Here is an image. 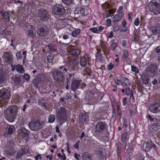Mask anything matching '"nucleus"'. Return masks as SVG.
Returning <instances> with one entry per match:
<instances>
[{
    "label": "nucleus",
    "mask_w": 160,
    "mask_h": 160,
    "mask_svg": "<svg viewBox=\"0 0 160 160\" xmlns=\"http://www.w3.org/2000/svg\"><path fill=\"white\" fill-rule=\"evenodd\" d=\"M58 120L61 124H62L67 119V112L66 109L63 107H60L57 111Z\"/></svg>",
    "instance_id": "nucleus-4"
},
{
    "label": "nucleus",
    "mask_w": 160,
    "mask_h": 160,
    "mask_svg": "<svg viewBox=\"0 0 160 160\" xmlns=\"http://www.w3.org/2000/svg\"><path fill=\"white\" fill-rule=\"evenodd\" d=\"M97 29L98 32H99V33L104 29V28L102 26H100L98 27Z\"/></svg>",
    "instance_id": "nucleus-57"
},
{
    "label": "nucleus",
    "mask_w": 160,
    "mask_h": 160,
    "mask_svg": "<svg viewBox=\"0 0 160 160\" xmlns=\"http://www.w3.org/2000/svg\"><path fill=\"white\" fill-rule=\"evenodd\" d=\"M11 78L13 79L14 84L15 86H18L20 84L21 78L20 77L15 76L12 77Z\"/></svg>",
    "instance_id": "nucleus-22"
},
{
    "label": "nucleus",
    "mask_w": 160,
    "mask_h": 160,
    "mask_svg": "<svg viewBox=\"0 0 160 160\" xmlns=\"http://www.w3.org/2000/svg\"><path fill=\"white\" fill-rule=\"evenodd\" d=\"M122 24V31L126 32L127 31V27L126 26L127 22L125 19H123Z\"/></svg>",
    "instance_id": "nucleus-38"
},
{
    "label": "nucleus",
    "mask_w": 160,
    "mask_h": 160,
    "mask_svg": "<svg viewBox=\"0 0 160 160\" xmlns=\"http://www.w3.org/2000/svg\"><path fill=\"white\" fill-rule=\"evenodd\" d=\"M11 14L8 12H5L3 14V18L7 22H8L10 20Z\"/></svg>",
    "instance_id": "nucleus-31"
},
{
    "label": "nucleus",
    "mask_w": 160,
    "mask_h": 160,
    "mask_svg": "<svg viewBox=\"0 0 160 160\" xmlns=\"http://www.w3.org/2000/svg\"><path fill=\"white\" fill-rule=\"evenodd\" d=\"M96 153L100 158L102 156V148H97L96 150Z\"/></svg>",
    "instance_id": "nucleus-41"
},
{
    "label": "nucleus",
    "mask_w": 160,
    "mask_h": 160,
    "mask_svg": "<svg viewBox=\"0 0 160 160\" xmlns=\"http://www.w3.org/2000/svg\"><path fill=\"white\" fill-rule=\"evenodd\" d=\"M114 65L112 62H110L107 66V69L108 71H111L114 68Z\"/></svg>",
    "instance_id": "nucleus-48"
},
{
    "label": "nucleus",
    "mask_w": 160,
    "mask_h": 160,
    "mask_svg": "<svg viewBox=\"0 0 160 160\" xmlns=\"http://www.w3.org/2000/svg\"><path fill=\"white\" fill-rule=\"evenodd\" d=\"M20 130L23 139L27 141V140L28 139L29 137V131L24 128H22Z\"/></svg>",
    "instance_id": "nucleus-15"
},
{
    "label": "nucleus",
    "mask_w": 160,
    "mask_h": 160,
    "mask_svg": "<svg viewBox=\"0 0 160 160\" xmlns=\"http://www.w3.org/2000/svg\"><path fill=\"white\" fill-rule=\"evenodd\" d=\"M55 120V117L54 115H50L48 117V122L50 123H53Z\"/></svg>",
    "instance_id": "nucleus-42"
},
{
    "label": "nucleus",
    "mask_w": 160,
    "mask_h": 160,
    "mask_svg": "<svg viewBox=\"0 0 160 160\" xmlns=\"http://www.w3.org/2000/svg\"><path fill=\"white\" fill-rule=\"evenodd\" d=\"M48 33V32L44 27H40L37 30V33L39 36L44 37L46 36Z\"/></svg>",
    "instance_id": "nucleus-14"
},
{
    "label": "nucleus",
    "mask_w": 160,
    "mask_h": 160,
    "mask_svg": "<svg viewBox=\"0 0 160 160\" xmlns=\"http://www.w3.org/2000/svg\"><path fill=\"white\" fill-rule=\"evenodd\" d=\"M16 68L17 71L18 72L21 74L24 73L25 71L22 65L18 64L16 65Z\"/></svg>",
    "instance_id": "nucleus-26"
},
{
    "label": "nucleus",
    "mask_w": 160,
    "mask_h": 160,
    "mask_svg": "<svg viewBox=\"0 0 160 160\" xmlns=\"http://www.w3.org/2000/svg\"><path fill=\"white\" fill-rule=\"evenodd\" d=\"M23 77L24 80H25L27 81L29 80L30 79V76L28 74H24Z\"/></svg>",
    "instance_id": "nucleus-55"
},
{
    "label": "nucleus",
    "mask_w": 160,
    "mask_h": 160,
    "mask_svg": "<svg viewBox=\"0 0 160 160\" xmlns=\"http://www.w3.org/2000/svg\"><path fill=\"white\" fill-rule=\"evenodd\" d=\"M81 32L79 29H75L73 30L72 32V35L74 37H76Z\"/></svg>",
    "instance_id": "nucleus-37"
},
{
    "label": "nucleus",
    "mask_w": 160,
    "mask_h": 160,
    "mask_svg": "<svg viewBox=\"0 0 160 160\" xmlns=\"http://www.w3.org/2000/svg\"><path fill=\"white\" fill-rule=\"evenodd\" d=\"M131 70L132 72H134L137 73H138L139 72L138 68L133 65L131 66Z\"/></svg>",
    "instance_id": "nucleus-46"
},
{
    "label": "nucleus",
    "mask_w": 160,
    "mask_h": 160,
    "mask_svg": "<svg viewBox=\"0 0 160 160\" xmlns=\"http://www.w3.org/2000/svg\"><path fill=\"white\" fill-rule=\"evenodd\" d=\"M3 60L6 63L9 64L11 62L9 53L8 52H5L4 54Z\"/></svg>",
    "instance_id": "nucleus-19"
},
{
    "label": "nucleus",
    "mask_w": 160,
    "mask_h": 160,
    "mask_svg": "<svg viewBox=\"0 0 160 160\" xmlns=\"http://www.w3.org/2000/svg\"><path fill=\"white\" fill-rule=\"evenodd\" d=\"M18 109V107L15 105L11 106L8 108L4 112L6 119L10 122L13 121L17 113Z\"/></svg>",
    "instance_id": "nucleus-1"
},
{
    "label": "nucleus",
    "mask_w": 160,
    "mask_h": 160,
    "mask_svg": "<svg viewBox=\"0 0 160 160\" xmlns=\"http://www.w3.org/2000/svg\"><path fill=\"white\" fill-rule=\"evenodd\" d=\"M28 36L30 38H33L34 37L33 28L32 27L31 29L28 30Z\"/></svg>",
    "instance_id": "nucleus-44"
},
{
    "label": "nucleus",
    "mask_w": 160,
    "mask_h": 160,
    "mask_svg": "<svg viewBox=\"0 0 160 160\" xmlns=\"http://www.w3.org/2000/svg\"><path fill=\"white\" fill-rule=\"evenodd\" d=\"M143 148L147 152L149 151L152 148L151 144L148 142H145L143 145Z\"/></svg>",
    "instance_id": "nucleus-25"
},
{
    "label": "nucleus",
    "mask_w": 160,
    "mask_h": 160,
    "mask_svg": "<svg viewBox=\"0 0 160 160\" xmlns=\"http://www.w3.org/2000/svg\"><path fill=\"white\" fill-rule=\"evenodd\" d=\"M129 53L127 50H123L122 51V58L125 61L128 60Z\"/></svg>",
    "instance_id": "nucleus-29"
},
{
    "label": "nucleus",
    "mask_w": 160,
    "mask_h": 160,
    "mask_svg": "<svg viewBox=\"0 0 160 160\" xmlns=\"http://www.w3.org/2000/svg\"><path fill=\"white\" fill-rule=\"evenodd\" d=\"M5 79V74L2 70H0V84L3 82Z\"/></svg>",
    "instance_id": "nucleus-36"
},
{
    "label": "nucleus",
    "mask_w": 160,
    "mask_h": 160,
    "mask_svg": "<svg viewBox=\"0 0 160 160\" xmlns=\"http://www.w3.org/2000/svg\"><path fill=\"white\" fill-rule=\"evenodd\" d=\"M67 71V69L62 66L60 67L55 71L53 78L57 81L62 82L65 79L64 73Z\"/></svg>",
    "instance_id": "nucleus-2"
},
{
    "label": "nucleus",
    "mask_w": 160,
    "mask_h": 160,
    "mask_svg": "<svg viewBox=\"0 0 160 160\" xmlns=\"http://www.w3.org/2000/svg\"><path fill=\"white\" fill-rule=\"evenodd\" d=\"M112 28V30L114 32H116L119 30V27L117 24L115 23L113 25Z\"/></svg>",
    "instance_id": "nucleus-45"
},
{
    "label": "nucleus",
    "mask_w": 160,
    "mask_h": 160,
    "mask_svg": "<svg viewBox=\"0 0 160 160\" xmlns=\"http://www.w3.org/2000/svg\"><path fill=\"white\" fill-rule=\"evenodd\" d=\"M145 21V19L144 17H141L140 18V23L141 24H144V22Z\"/></svg>",
    "instance_id": "nucleus-63"
},
{
    "label": "nucleus",
    "mask_w": 160,
    "mask_h": 160,
    "mask_svg": "<svg viewBox=\"0 0 160 160\" xmlns=\"http://www.w3.org/2000/svg\"><path fill=\"white\" fill-rule=\"evenodd\" d=\"M38 16L39 19L43 22H47L50 17L48 11L45 9L41 8L38 11Z\"/></svg>",
    "instance_id": "nucleus-6"
},
{
    "label": "nucleus",
    "mask_w": 160,
    "mask_h": 160,
    "mask_svg": "<svg viewBox=\"0 0 160 160\" xmlns=\"http://www.w3.org/2000/svg\"><path fill=\"white\" fill-rule=\"evenodd\" d=\"M141 78L142 82L143 84L145 85L148 84L149 78L147 74L146 73H142L141 76Z\"/></svg>",
    "instance_id": "nucleus-18"
},
{
    "label": "nucleus",
    "mask_w": 160,
    "mask_h": 160,
    "mask_svg": "<svg viewBox=\"0 0 160 160\" xmlns=\"http://www.w3.org/2000/svg\"><path fill=\"white\" fill-rule=\"evenodd\" d=\"M1 33L3 35L8 36V35H10L11 32L7 30V29L5 28L3 31L1 32Z\"/></svg>",
    "instance_id": "nucleus-40"
},
{
    "label": "nucleus",
    "mask_w": 160,
    "mask_h": 160,
    "mask_svg": "<svg viewBox=\"0 0 160 160\" xmlns=\"http://www.w3.org/2000/svg\"><path fill=\"white\" fill-rule=\"evenodd\" d=\"M106 22L107 24V26L108 27H110L112 25L111 20L110 19L108 18L106 19Z\"/></svg>",
    "instance_id": "nucleus-54"
},
{
    "label": "nucleus",
    "mask_w": 160,
    "mask_h": 160,
    "mask_svg": "<svg viewBox=\"0 0 160 160\" xmlns=\"http://www.w3.org/2000/svg\"><path fill=\"white\" fill-rule=\"evenodd\" d=\"M62 1L65 4L68 5L72 2L73 0H62Z\"/></svg>",
    "instance_id": "nucleus-53"
},
{
    "label": "nucleus",
    "mask_w": 160,
    "mask_h": 160,
    "mask_svg": "<svg viewBox=\"0 0 160 160\" xmlns=\"http://www.w3.org/2000/svg\"><path fill=\"white\" fill-rule=\"evenodd\" d=\"M29 148L27 147L22 148L19 151L16 156V158L17 159H19L25 154L27 153L28 152Z\"/></svg>",
    "instance_id": "nucleus-12"
},
{
    "label": "nucleus",
    "mask_w": 160,
    "mask_h": 160,
    "mask_svg": "<svg viewBox=\"0 0 160 160\" xmlns=\"http://www.w3.org/2000/svg\"><path fill=\"white\" fill-rule=\"evenodd\" d=\"M111 7V5L108 2H105L104 4V8L105 10L109 9Z\"/></svg>",
    "instance_id": "nucleus-47"
},
{
    "label": "nucleus",
    "mask_w": 160,
    "mask_h": 160,
    "mask_svg": "<svg viewBox=\"0 0 160 160\" xmlns=\"http://www.w3.org/2000/svg\"><path fill=\"white\" fill-rule=\"evenodd\" d=\"M80 53V50L78 49H73L69 52V53L70 54L74 56H77L79 55Z\"/></svg>",
    "instance_id": "nucleus-28"
},
{
    "label": "nucleus",
    "mask_w": 160,
    "mask_h": 160,
    "mask_svg": "<svg viewBox=\"0 0 160 160\" xmlns=\"http://www.w3.org/2000/svg\"><path fill=\"white\" fill-rule=\"evenodd\" d=\"M140 23V19L138 17H137L134 20V24L135 26H138Z\"/></svg>",
    "instance_id": "nucleus-50"
},
{
    "label": "nucleus",
    "mask_w": 160,
    "mask_h": 160,
    "mask_svg": "<svg viewBox=\"0 0 160 160\" xmlns=\"http://www.w3.org/2000/svg\"><path fill=\"white\" fill-rule=\"evenodd\" d=\"M47 60L48 62H51L52 61V58L51 56H49L48 55L47 57Z\"/></svg>",
    "instance_id": "nucleus-61"
},
{
    "label": "nucleus",
    "mask_w": 160,
    "mask_h": 160,
    "mask_svg": "<svg viewBox=\"0 0 160 160\" xmlns=\"http://www.w3.org/2000/svg\"><path fill=\"white\" fill-rule=\"evenodd\" d=\"M130 113V116L132 117L135 115V112L133 110H130L129 111Z\"/></svg>",
    "instance_id": "nucleus-62"
},
{
    "label": "nucleus",
    "mask_w": 160,
    "mask_h": 160,
    "mask_svg": "<svg viewBox=\"0 0 160 160\" xmlns=\"http://www.w3.org/2000/svg\"><path fill=\"white\" fill-rule=\"evenodd\" d=\"M152 33L153 35H156L158 33V31L157 28L153 29L152 31Z\"/></svg>",
    "instance_id": "nucleus-58"
},
{
    "label": "nucleus",
    "mask_w": 160,
    "mask_h": 160,
    "mask_svg": "<svg viewBox=\"0 0 160 160\" xmlns=\"http://www.w3.org/2000/svg\"><path fill=\"white\" fill-rule=\"evenodd\" d=\"M156 52L158 53H159L160 54V46H158L156 49Z\"/></svg>",
    "instance_id": "nucleus-64"
},
{
    "label": "nucleus",
    "mask_w": 160,
    "mask_h": 160,
    "mask_svg": "<svg viewBox=\"0 0 160 160\" xmlns=\"http://www.w3.org/2000/svg\"><path fill=\"white\" fill-rule=\"evenodd\" d=\"M149 110L154 113L160 112V103L157 102L152 103L149 107Z\"/></svg>",
    "instance_id": "nucleus-10"
},
{
    "label": "nucleus",
    "mask_w": 160,
    "mask_h": 160,
    "mask_svg": "<svg viewBox=\"0 0 160 160\" xmlns=\"http://www.w3.org/2000/svg\"><path fill=\"white\" fill-rule=\"evenodd\" d=\"M42 82V80H41L39 78H36L33 80V83L35 87L36 88H39Z\"/></svg>",
    "instance_id": "nucleus-27"
},
{
    "label": "nucleus",
    "mask_w": 160,
    "mask_h": 160,
    "mask_svg": "<svg viewBox=\"0 0 160 160\" xmlns=\"http://www.w3.org/2000/svg\"><path fill=\"white\" fill-rule=\"evenodd\" d=\"M158 65L156 63H152L151 64L150 67V72L154 75L157 74L158 73Z\"/></svg>",
    "instance_id": "nucleus-13"
},
{
    "label": "nucleus",
    "mask_w": 160,
    "mask_h": 160,
    "mask_svg": "<svg viewBox=\"0 0 160 160\" xmlns=\"http://www.w3.org/2000/svg\"><path fill=\"white\" fill-rule=\"evenodd\" d=\"M117 151V155L119 158H121L122 144L120 142H118L116 145Z\"/></svg>",
    "instance_id": "nucleus-23"
},
{
    "label": "nucleus",
    "mask_w": 160,
    "mask_h": 160,
    "mask_svg": "<svg viewBox=\"0 0 160 160\" xmlns=\"http://www.w3.org/2000/svg\"><path fill=\"white\" fill-rule=\"evenodd\" d=\"M124 17V14L120 12L118 14L115 15L112 18L113 22H117L120 21Z\"/></svg>",
    "instance_id": "nucleus-17"
},
{
    "label": "nucleus",
    "mask_w": 160,
    "mask_h": 160,
    "mask_svg": "<svg viewBox=\"0 0 160 160\" xmlns=\"http://www.w3.org/2000/svg\"><path fill=\"white\" fill-rule=\"evenodd\" d=\"M6 130H7L8 134L10 135L12 134L15 130L14 127L13 126L11 125L7 128Z\"/></svg>",
    "instance_id": "nucleus-32"
},
{
    "label": "nucleus",
    "mask_w": 160,
    "mask_h": 160,
    "mask_svg": "<svg viewBox=\"0 0 160 160\" xmlns=\"http://www.w3.org/2000/svg\"><path fill=\"white\" fill-rule=\"evenodd\" d=\"M116 41V39H112L110 41V48L113 51H114L118 46V44Z\"/></svg>",
    "instance_id": "nucleus-20"
},
{
    "label": "nucleus",
    "mask_w": 160,
    "mask_h": 160,
    "mask_svg": "<svg viewBox=\"0 0 160 160\" xmlns=\"http://www.w3.org/2000/svg\"><path fill=\"white\" fill-rule=\"evenodd\" d=\"M131 92H132L129 88L127 87L125 88V93L127 96L129 95L131 93Z\"/></svg>",
    "instance_id": "nucleus-49"
},
{
    "label": "nucleus",
    "mask_w": 160,
    "mask_h": 160,
    "mask_svg": "<svg viewBox=\"0 0 160 160\" xmlns=\"http://www.w3.org/2000/svg\"><path fill=\"white\" fill-rule=\"evenodd\" d=\"M35 158L36 160H38L39 159H41L42 157L41 154H38L35 156Z\"/></svg>",
    "instance_id": "nucleus-59"
},
{
    "label": "nucleus",
    "mask_w": 160,
    "mask_h": 160,
    "mask_svg": "<svg viewBox=\"0 0 160 160\" xmlns=\"http://www.w3.org/2000/svg\"><path fill=\"white\" fill-rule=\"evenodd\" d=\"M130 84L129 80L126 78H123V82L122 83V86H126Z\"/></svg>",
    "instance_id": "nucleus-35"
},
{
    "label": "nucleus",
    "mask_w": 160,
    "mask_h": 160,
    "mask_svg": "<svg viewBox=\"0 0 160 160\" xmlns=\"http://www.w3.org/2000/svg\"><path fill=\"white\" fill-rule=\"evenodd\" d=\"M29 127L32 130L38 131L41 128V123L38 122H32L29 124Z\"/></svg>",
    "instance_id": "nucleus-11"
},
{
    "label": "nucleus",
    "mask_w": 160,
    "mask_h": 160,
    "mask_svg": "<svg viewBox=\"0 0 160 160\" xmlns=\"http://www.w3.org/2000/svg\"><path fill=\"white\" fill-rule=\"evenodd\" d=\"M81 120L84 122H87L88 119V116L86 115H82L80 117Z\"/></svg>",
    "instance_id": "nucleus-43"
},
{
    "label": "nucleus",
    "mask_w": 160,
    "mask_h": 160,
    "mask_svg": "<svg viewBox=\"0 0 160 160\" xmlns=\"http://www.w3.org/2000/svg\"><path fill=\"white\" fill-rule=\"evenodd\" d=\"M89 30L94 33H99V32H98V29L96 27L90 28Z\"/></svg>",
    "instance_id": "nucleus-52"
},
{
    "label": "nucleus",
    "mask_w": 160,
    "mask_h": 160,
    "mask_svg": "<svg viewBox=\"0 0 160 160\" xmlns=\"http://www.w3.org/2000/svg\"><path fill=\"white\" fill-rule=\"evenodd\" d=\"M10 92L7 89L5 88H2L0 90V97L2 99L4 104L2 102L0 103L1 106H5L10 99Z\"/></svg>",
    "instance_id": "nucleus-5"
},
{
    "label": "nucleus",
    "mask_w": 160,
    "mask_h": 160,
    "mask_svg": "<svg viewBox=\"0 0 160 160\" xmlns=\"http://www.w3.org/2000/svg\"><path fill=\"white\" fill-rule=\"evenodd\" d=\"M115 10L113 8L105 10L104 15L105 16L106 18L111 17L113 16L115 13Z\"/></svg>",
    "instance_id": "nucleus-16"
},
{
    "label": "nucleus",
    "mask_w": 160,
    "mask_h": 160,
    "mask_svg": "<svg viewBox=\"0 0 160 160\" xmlns=\"http://www.w3.org/2000/svg\"><path fill=\"white\" fill-rule=\"evenodd\" d=\"M80 84V82L77 80H73L72 82L71 87L72 90H75L77 89L79 87Z\"/></svg>",
    "instance_id": "nucleus-21"
},
{
    "label": "nucleus",
    "mask_w": 160,
    "mask_h": 160,
    "mask_svg": "<svg viewBox=\"0 0 160 160\" xmlns=\"http://www.w3.org/2000/svg\"><path fill=\"white\" fill-rule=\"evenodd\" d=\"M148 7L150 11L155 12L158 11V8L160 7V4L157 2L152 1L149 3Z\"/></svg>",
    "instance_id": "nucleus-9"
},
{
    "label": "nucleus",
    "mask_w": 160,
    "mask_h": 160,
    "mask_svg": "<svg viewBox=\"0 0 160 160\" xmlns=\"http://www.w3.org/2000/svg\"><path fill=\"white\" fill-rule=\"evenodd\" d=\"M107 126L105 122H99L95 126V130L97 132H102L106 129Z\"/></svg>",
    "instance_id": "nucleus-8"
},
{
    "label": "nucleus",
    "mask_w": 160,
    "mask_h": 160,
    "mask_svg": "<svg viewBox=\"0 0 160 160\" xmlns=\"http://www.w3.org/2000/svg\"><path fill=\"white\" fill-rule=\"evenodd\" d=\"M91 70L89 68L86 67L84 69L83 71V76H86L87 75L89 76L90 75Z\"/></svg>",
    "instance_id": "nucleus-39"
},
{
    "label": "nucleus",
    "mask_w": 160,
    "mask_h": 160,
    "mask_svg": "<svg viewBox=\"0 0 160 160\" xmlns=\"http://www.w3.org/2000/svg\"><path fill=\"white\" fill-rule=\"evenodd\" d=\"M127 98L126 97L123 98L122 99V105L124 106H125L127 103Z\"/></svg>",
    "instance_id": "nucleus-56"
},
{
    "label": "nucleus",
    "mask_w": 160,
    "mask_h": 160,
    "mask_svg": "<svg viewBox=\"0 0 160 160\" xmlns=\"http://www.w3.org/2000/svg\"><path fill=\"white\" fill-rule=\"evenodd\" d=\"M52 10L53 14L60 17H64L66 15V10L63 6L60 4H57L54 5Z\"/></svg>",
    "instance_id": "nucleus-3"
},
{
    "label": "nucleus",
    "mask_w": 160,
    "mask_h": 160,
    "mask_svg": "<svg viewBox=\"0 0 160 160\" xmlns=\"http://www.w3.org/2000/svg\"><path fill=\"white\" fill-rule=\"evenodd\" d=\"M129 137L128 132L124 133L122 135L121 141L122 143H125L128 141Z\"/></svg>",
    "instance_id": "nucleus-24"
},
{
    "label": "nucleus",
    "mask_w": 160,
    "mask_h": 160,
    "mask_svg": "<svg viewBox=\"0 0 160 160\" xmlns=\"http://www.w3.org/2000/svg\"><path fill=\"white\" fill-rule=\"evenodd\" d=\"M117 118L119 121H120L121 118L122 117V112L120 109V108L119 106H117Z\"/></svg>",
    "instance_id": "nucleus-34"
},
{
    "label": "nucleus",
    "mask_w": 160,
    "mask_h": 160,
    "mask_svg": "<svg viewBox=\"0 0 160 160\" xmlns=\"http://www.w3.org/2000/svg\"><path fill=\"white\" fill-rule=\"evenodd\" d=\"M147 118L149 119L151 122L154 121V123L151 127V129L152 132H155L158 130L159 128L158 127L160 126L159 124L158 123V121L156 118H152V116L150 114H148Z\"/></svg>",
    "instance_id": "nucleus-7"
},
{
    "label": "nucleus",
    "mask_w": 160,
    "mask_h": 160,
    "mask_svg": "<svg viewBox=\"0 0 160 160\" xmlns=\"http://www.w3.org/2000/svg\"><path fill=\"white\" fill-rule=\"evenodd\" d=\"M130 95V99L132 101H134L135 99L133 97V93L132 92H131V93Z\"/></svg>",
    "instance_id": "nucleus-60"
},
{
    "label": "nucleus",
    "mask_w": 160,
    "mask_h": 160,
    "mask_svg": "<svg viewBox=\"0 0 160 160\" xmlns=\"http://www.w3.org/2000/svg\"><path fill=\"white\" fill-rule=\"evenodd\" d=\"M83 160H92L91 156L90 154H87L85 156H83L82 157Z\"/></svg>",
    "instance_id": "nucleus-51"
},
{
    "label": "nucleus",
    "mask_w": 160,
    "mask_h": 160,
    "mask_svg": "<svg viewBox=\"0 0 160 160\" xmlns=\"http://www.w3.org/2000/svg\"><path fill=\"white\" fill-rule=\"evenodd\" d=\"M87 63V58L84 56L82 57L80 61V64L81 66L83 67H85V66Z\"/></svg>",
    "instance_id": "nucleus-33"
},
{
    "label": "nucleus",
    "mask_w": 160,
    "mask_h": 160,
    "mask_svg": "<svg viewBox=\"0 0 160 160\" xmlns=\"http://www.w3.org/2000/svg\"><path fill=\"white\" fill-rule=\"evenodd\" d=\"M38 103L39 105L41 106L44 109H46L47 103L44 101V99L43 98H40L39 99Z\"/></svg>",
    "instance_id": "nucleus-30"
}]
</instances>
